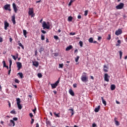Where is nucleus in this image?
Returning <instances> with one entry per match:
<instances>
[{"mask_svg":"<svg viewBox=\"0 0 127 127\" xmlns=\"http://www.w3.org/2000/svg\"><path fill=\"white\" fill-rule=\"evenodd\" d=\"M44 49L42 48H41L39 50V52H40V53H41V52H42V51H43Z\"/></svg>","mask_w":127,"mask_h":127,"instance_id":"obj_39","label":"nucleus"},{"mask_svg":"<svg viewBox=\"0 0 127 127\" xmlns=\"http://www.w3.org/2000/svg\"><path fill=\"white\" fill-rule=\"evenodd\" d=\"M11 56H12V58H13V59H14V60H16V57H15V56H13V55H11Z\"/></svg>","mask_w":127,"mask_h":127,"instance_id":"obj_45","label":"nucleus"},{"mask_svg":"<svg viewBox=\"0 0 127 127\" xmlns=\"http://www.w3.org/2000/svg\"><path fill=\"white\" fill-rule=\"evenodd\" d=\"M80 58V57L77 56L76 58H75V62H78L79 61V59Z\"/></svg>","mask_w":127,"mask_h":127,"instance_id":"obj_32","label":"nucleus"},{"mask_svg":"<svg viewBox=\"0 0 127 127\" xmlns=\"http://www.w3.org/2000/svg\"><path fill=\"white\" fill-rule=\"evenodd\" d=\"M119 54L120 56V59H122V57L123 56V52H122L121 51H120Z\"/></svg>","mask_w":127,"mask_h":127,"instance_id":"obj_30","label":"nucleus"},{"mask_svg":"<svg viewBox=\"0 0 127 127\" xmlns=\"http://www.w3.org/2000/svg\"><path fill=\"white\" fill-rule=\"evenodd\" d=\"M4 29L5 30H6V29H7V27L9 26V24H8L6 21H4Z\"/></svg>","mask_w":127,"mask_h":127,"instance_id":"obj_12","label":"nucleus"},{"mask_svg":"<svg viewBox=\"0 0 127 127\" xmlns=\"http://www.w3.org/2000/svg\"><path fill=\"white\" fill-rule=\"evenodd\" d=\"M75 34H76L75 32H70L69 33V35H75Z\"/></svg>","mask_w":127,"mask_h":127,"instance_id":"obj_44","label":"nucleus"},{"mask_svg":"<svg viewBox=\"0 0 127 127\" xmlns=\"http://www.w3.org/2000/svg\"><path fill=\"white\" fill-rule=\"evenodd\" d=\"M11 21L12 22L13 24H15L16 22H15V15H13L11 17Z\"/></svg>","mask_w":127,"mask_h":127,"instance_id":"obj_14","label":"nucleus"},{"mask_svg":"<svg viewBox=\"0 0 127 127\" xmlns=\"http://www.w3.org/2000/svg\"><path fill=\"white\" fill-rule=\"evenodd\" d=\"M11 114H13L14 115H15V111L12 110L10 112Z\"/></svg>","mask_w":127,"mask_h":127,"instance_id":"obj_47","label":"nucleus"},{"mask_svg":"<svg viewBox=\"0 0 127 127\" xmlns=\"http://www.w3.org/2000/svg\"><path fill=\"white\" fill-rule=\"evenodd\" d=\"M47 125H50V122L49 121H46Z\"/></svg>","mask_w":127,"mask_h":127,"instance_id":"obj_52","label":"nucleus"},{"mask_svg":"<svg viewBox=\"0 0 127 127\" xmlns=\"http://www.w3.org/2000/svg\"><path fill=\"white\" fill-rule=\"evenodd\" d=\"M42 27H43V29H49V28H50L49 22H48L47 23H46V22L43 21L42 24Z\"/></svg>","mask_w":127,"mask_h":127,"instance_id":"obj_2","label":"nucleus"},{"mask_svg":"<svg viewBox=\"0 0 127 127\" xmlns=\"http://www.w3.org/2000/svg\"><path fill=\"white\" fill-rule=\"evenodd\" d=\"M18 75L20 76V77L21 79H22L23 78V74L21 72L18 73Z\"/></svg>","mask_w":127,"mask_h":127,"instance_id":"obj_22","label":"nucleus"},{"mask_svg":"<svg viewBox=\"0 0 127 127\" xmlns=\"http://www.w3.org/2000/svg\"><path fill=\"white\" fill-rule=\"evenodd\" d=\"M0 42H2V38L0 37Z\"/></svg>","mask_w":127,"mask_h":127,"instance_id":"obj_63","label":"nucleus"},{"mask_svg":"<svg viewBox=\"0 0 127 127\" xmlns=\"http://www.w3.org/2000/svg\"><path fill=\"white\" fill-rule=\"evenodd\" d=\"M18 119L16 117H14L13 118V121H17Z\"/></svg>","mask_w":127,"mask_h":127,"instance_id":"obj_51","label":"nucleus"},{"mask_svg":"<svg viewBox=\"0 0 127 127\" xmlns=\"http://www.w3.org/2000/svg\"><path fill=\"white\" fill-rule=\"evenodd\" d=\"M32 63H33V66H35V67H36V68H37V67L39 66V63L37 61L32 62Z\"/></svg>","mask_w":127,"mask_h":127,"instance_id":"obj_10","label":"nucleus"},{"mask_svg":"<svg viewBox=\"0 0 127 127\" xmlns=\"http://www.w3.org/2000/svg\"><path fill=\"white\" fill-rule=\"evenodd\" d=\"M3 8L5 10H8V11H11V9H10V4H7L3 6Z\"/></svg>","mask_w":127,"mask_h":127,"instance_id":"obj_4","label":"nucleus"},{"mask_svg":"<svg viewBox=\"0 0 127 127\" xmlns=\"http://www.w3.org/2000/svg\"><path fill=\"white\" fill-rule=\"evenodd\" d=\"M125 5V4L124 3L121 2L119 4H118L117 6H116L117 9H122L124 6Z\"/></svg>","mask_w":127,"mask_h":127,"instance_id":"obj_7","label":"nucleus"},{"mask_svg":"<svg viewBox=\"0 0 127 127\" xmlns=\"http://www.w3.org/2000/svg\"><path fill=\"white\" fill-rule=\"evenodd\" d=\"M46 42H47V43H49V40H48V39H46Z\"/></svg>","mask_w":127,"mask_h":127,"instance_id":"obj_64","label":"nucleus"},{"mask_svg":"<svg viewBox=\"0 0 127 127\" xmlns=\"http://www.w3.org/2000/svg\"><path fill=\"white\" fill-rule=\"evenodd\" d=\"M34 112V114H35V111H36V108H35L34 110H32Z\"/></svg>","mask_w":127,"mask_h":127,"instance_id":"obj_58","label":"nucleus"},{"mask_svg":"<svg viewBox=\"0 0 127 127\" xmlns=\"http://www.w3.org/2000/svg\"><path fill=\"white\" fill-rule=\"evenodd\" d=\"M18 45H19V46H20V47H21L22 49H24V47L23 46V45H22V44H21V43H18Z\"/></svg>","mask_w":127,"mask_h":127,"instance_id":"obj_26","label":"nucleus"},{"mask_svg":"<svg viewBox=\"0 0 127 127\" xmlns=\"http://www.w3.org/2000/svg\"><path fill=\"white\" fill-rule=\"evenodd\" d=\"M101 39H102V37H98V40H101Z\"/></svg>","mask_w":127,"mask_h":127,"instance_id":"obj_62","label":"nucleus"},{"mask_svg":"<svg viewBox=\"0 0 127 127\" xmlns=\"http://www.w3.org/2000/svg\"><path fill=\"white\" fill-rule=\"evenodd\" d=\"M19 80L17 79H15V83H17V84L19 83Z\"/></svg>","mask_w":127,"mask_h":127,"instance_id":"obj_42","label":"nucleus"},{"mask_svg":"<svg viewBox=\"0 0 127 127\" xmlns=\"http://www.w3.org/2000/svg\"><path fill=\"white\" fill-rule=\"evenodd\" d=\"M73 48V47L72 45H69V46L67 47V48L65 49L66 51H69V50H71Z\"/></svg>","mask_w":127,"mask_h":127,"instance_id":"obj_17","label":"nucleus"},{"mask_svg":"<svg viewBox=\"0 0 127 127\" xmlns=\"http://www.w3.org/2000/svg\"><path fill=\"white\" fill-rule=\"evenodd\" d=\"M97 127V125L95 123H93L92 124V127Z\"/></svg>","mask_w":127,"mask_h":127,"instance_id":"obj_53","label":"nucleus"},{"mask_svg":"<svg viewBox=\"0 0 127 127\" xmlns=\"http://www.w3.org/2000/svg\"><path fill=\"white\" fill-rule=\"evenodd\" d=\"M17 67L18 68V70H20L21 68L22 67V64H21V63L20 62H17Z\"/></svg>","mask_w":127,"mask_h":127,"instance_id":"obj_9","label":"nucleus"},{"mask_svg":"<svg viewBox=\"0 0 127 127\" xmlns=\"http://www.w3.org/2000/svg\"><path fill=\"white\" fill-rule=\"evenodd\" d=\"M7 103H8L9 107L10 108V107H11L10 102H9V101H7Z\"/></svg>","mask_w":127,"mask_h":127,"instance_id":"obj_55","label":"nucleus"},{"mask_svg":"<svg viewBox=\"0 0 127 127\" xmlns=\"http://www.w3.org/2000/svg\"><path fill=\"white\" fill-rule=\"evenodd\" d=\"M54 115L56 116L57 118H60V113L56 114V112H54Z\"/></svg>","mask_w":127,"mask_h":127,"instance_id":"obj_21","label":"nucleus"},{"mask_svg":"<svg viewBox=\"0 0 127 127\" xmlns=\"http://www.w3.org/2000/svg\"><path fill=\"white\" fill-rule=\"evenodd\" d=\"M73 1H74L73 0H71L69 2V3H68V5H71V4H72V2H73Z\"/></svg>","mask_w":127,"mask_h":127,"instance_id":"obj_49","label":"nucleus"},{"mask_svg":"<svg viewBox=\"0 0 127 127\" xmlns=\"http://www.w3.org/2000/svg\"><path fill=\"white\" fill-rule=\"evenodd\" d=\"M104 80L106 82H110V75L108 73H105Z\"/></svg>","mask_w":127,"mask_h":127,"instance_id":"obj_6","label":"nucleus"},{"mask_svg":"<svg viewBox=\"0 0 127 127\" xmlns=\"http://www.w3.org/2000/svg\"><path fill=\"white\" fill-rule=\"evenodd\" d=\"M29 116L30 117V118H32L33 117V114H32V113H30Z\"/></svg>","mask_w":127,"mask_h":127,"instance_id":"obj_54","label":"nucleus"},{"mask_svg":"<svg viewBox=\"0 0 127 127\" xmlns=\"http://www.w3.org/2000/svg\"><path fill=\"white\" fill-rule=\"evenodd\" d=\"M54 54V56L57 57L58 56V53H55Z\"/></svg>","mask_w":127,"mask_h":127,"instance_id":"obj_61","label":"nucleus"},{"mask_svg":"<svg viewBox=\"0 0 127 127\" xmlns=\"http://www.w3.org/2000/svg\"><path fill=\"white\" fill-rule=\"evenodd\" d=\"M31 121H32L31 122V125H32V124H33V123H34V119H32Z\"/></svg>","mask_w":127,"mask_h":127,"instance_id":"obj_50","label":"nucleus"},{"mask_svg":"<svg viewBox=\"0 0 127 127\" xmlns=\"http://www.w3.org/2000/svg\"><path fill=\"white\" fill-rule=\"evenodd\" d=\"M41 32L42 33H44V34H45V33H46V31H44V30H41Z\"/></svg>","mask_w":127,"mask_h":127,"instance_id":"obj_56","label":"nucleus"},{"mask_svg":"<svg viewBox=\"0 0 127 127\" xmlns=\"http://www.w3.org/2000/svg\"><path fill=\"white\" fill-rule=\"evenodd\" d=\"M100 108H101V106L99 105L97 107L95 108L94 110V112H95V113L99 112V111H100Z\"/></svg>","mask_w":127,"mask_h":127,"instance_id":"obj_16","label":"nucleus"},{"mask_svg":"<svg viewBox=\"0 0 127 127\" xmlns=\"http://www.w3.org/2000/svg\"><path fill=\"white\" fill-rule=\"evenodd\" d=\"M117 42H118V43L119 44H121V43H122V42L120 40H119L117 41Z\"/></svg>","mask_w":127,"mask_h":127,"instance_id":"obj_57","label":"nucleus"},{"mask_svg":"<svg viewBox=\"0 0 127 127\" xmlns=\"http://www.w3.org/2000/svg\"><path fill=\"white\" fill-rule=\"evenodd\" d=\"M29 15H31V17H33V13H34V11L33 8H29L28 11Z\"/></svg>","mask_w":127,"mask_h":127,"instance_id":"obj_5","label":"nucleus"},{"mask_svg":"<svg viewBox=\"0 0 127 127\" xmlns=\"http://www.w3.org/2000/svg\"><path fill=\"white\" fill-rule=\"evenodd\" d=\"M88 41L90 43H93V42H94V40L93 39V38H90Z\"/></svg>","mask_w":127,"mask_h":127,"instance_id":"obj_23","label":"nucleus"},{"mask_svg":"<svg viewBox=\"0 0 127 127\" xmlns=\"http://www.w3.org/2000/svg\"><path fill=\"white\" fill-rule=\"evenodd\" d=\"M79 44L80 45V47H83V42H82V41L79 42Z\"/></svg>","mask_w":127,"mask_h":127,"instance_id":"obj_31","label":"nucleus"},{"mask_svg":"<svg viewBox=\"0 0 127 127\" xmlns=\"http://www.w3.org/2000/svg\"><path fill=\"white\" fill-rule=\"evenodd\" d=\"M45 39V37L43 35H41V40H44Z\"/></svg>","mask_w":127,"mask_h":127,"instance_id":"obj_38","label":"nucleus"},{"mask_svg":"<svg viewBox=\"0 0 127 127\" xmlns=\"http://www.w3.org/2000/svg\"><path fill=\"white\" fill-rule=\"evenodd\" d=\"M2 64H3V67H6L7 66L6 64H5V61H2Z\"/></svg>","mask_w":127,"mask_h":127,"instance_id":"obj_34","label":"nucleus"},{"mask_svg":"<svg viewBox=\"0 0 127 127\" xmlns=\"http://www.w3.org/2000/svg\"><path fill=\"white\" fill-rule=\"evenodd\" d=\"M68 111H72L71 116H73L75 114V112H74V109H69Z\"/></svg>","mask_w":127,"mask_h":127,"instance_id":"obj_27","label":"nucleus"},{"mask_svg":"<svg viewBox=\"0 0 127 127\" xmlns=\"http://www.w3.org/2000/svg\"><path fill=\"white\" fill-rule=\"evenodd\" d=\"M81 80L82 82L86 83V82H88V76H87V73L83 72V74L81 76Z\"/></svg>","mask_w":127,"mask_h":127,"instance_id":"obj_1","label":"nucleus"},{"mask_svg":"<svg viewBox=\"0 0 127 127\" xmlns=\"http://www.w3.org/2000/svg\"><path fill=\"white\" fill-rule=\"evenodd\" d=\"M63 66H64V65H63V64H59V68H63Z\"/></svg>","mask_w":127,"mask_h":127,"instance_id":"obj_43","label":"nucleus"},{"mask_svg":"<svg viewBox=\"0 0 127 127\" xmlns=\"http://www.w3.org/2000/svg\"><path fill=\"white\" fill-rule=\"evenodd\" d=\"M23 32L24 36H25V38H26V37H27V36L26 35V34H27V31H26V30H23Z\"/></svg>","mask_w":127,"mask_h":127,"instance_id":"obj_20","label":"nucleus"},{"mask_svg":"<svg viewBox=\"0 0 127 127\" xmlns=\"http://www.w3.org/2000/svg\"><path fill=\"white\" fill-rule=\"evenodd\" d=\"M108 40H111V35H108V37L107 38Z\"/></svg>","mask_w":127,"mask_h":127,"instance_id":"obj_48","label":"nucleus"},{"mask_svg":"<svg viewBox=\"0 0 127 127\" xmlns=\"http://www.w3.org/2000/svg\"><path fill=\"white\" fill-rule=\"evenodd\" d=\"M84 15H85V16H87V15H88V10H86L85 11Z\"/></svg>","mask_w":127,"mask_h":127,"instance_id":"obj_37","label":"nucleus"},{"mask_svg":"<svg viewBox=\"0 0 127 127\" xmlns=\"http://www.w3.org/2000/svg\"><path fill=\"white\" fill-rule=\"evenodd\" d=\"M54 38H55V39H56V40H58V39H59V37H58V36H54Z\"/></svg>","mask_w":127,"mask_h":127,"instance_id":"obj_40","label":"nucleus"},{"mask_svg":"<svg viewBox=\"0 0 127 127\" xmlns=\"http://www.w3.org/2000/svg\"><path fill=\"white\" fill-rule=\"evenodd\" d=\"M9 41H10V42L12 43V38H9Z\"/></svg>","mask_w":127,"mask_h":127,"instance_id":"obj_59","label":"nucleus"},{"mask_svg":"<svg viewBox=\"0 0 127 127\" xmlns=\"http://www.w3.org/2000/svg\"><path fill=\"white\" fill-rule=\"evenodd\" d=\"M18 108L19 109V110H21L22 109V106H21V105L20 104H17Z\"/></svg>","mask_w":127,"mask_h":127,"instance_id":"obj_29","label":"nucleus"},{"mask_svg":"<svg viewBox=\"0 0 127 127\" xmlns=\"http://www.w3.org/2000/svg\"><path fill=\"white\" fill-rule=\"evenodd\" d=\"M12 6L14 11L16 13L17 12V7H16V4L15 3H13Z\"/></svg>","mask_w":127,"mask_h":127,"instance_id":"obj_11","label":"nucleus"},{"mask_svg":"<svg viewBox=\"0 0 127 127\" xmlns=\"http://www.w3.org/2000/svg\"><path fill=\"white\" fill-rule=\"evenodd\" d=\"M72 19H73V17H72V16H69L68 17V21H72Z\"/></svg>","mask_w":127,"mask_h":127,"instance_id":"obj_33","label":"nucleus"},{"mask_svg":"<svg viewBox=\"0 0 127 127\" xmlns=\"http://www.w3.org/2000/svg\"><path fill=\"white\" fill-rule=\"evenodd\" d=\"M68 93L69 94H70V95L72 96V97H74V96H75V93H74V91H73V90L71 89H69Z\"/></svg>","mask_w":127,"mask_h":127,"instance_id":"obj_15","label":"nucleus"},{"mask_svg":"<svg viewBox=\"0 0 127 127\" xmlns=\"http://www.w3.org/2000/svg\"><path fill=\"white\" fill-rule=\"evenodd\" d=\"M10 124H12L13 127H14L15 126V123H14V121H13V120H11L10 121Z\"/></svg>","mask_w":127,"mask_h":127,"instance_id":"obj_25","label":"nucleus"},{"mask_svg":"<svg viewBox=\"0 0 127 127\" xmlns=\"http://www.w3.org/2000/svg\"><path fill=\"white\" fill-rule=\"evenodd\" d=\"M77 18H78V19H81L82 18V16H81V15H78L77 16Z\"/></svg>","mask_w":127,"mask_h":127,"instance_id":"obj_46","label":"nucleus"},{"mask_svg":"<svg viewBox=\"0 0 127 127\" xmlns=\"http://www.w3.org/2000/svg\"><path fill=\"white\" fill-rule=\"evenodd\" d=\"M122 33H123V31L121 29H119L115 32V34H116V35H117V36L120 35V34H122Z\"/></svg>","mask_w":127,"mask_h":127,"instance_id":"obj_8","label":"nucleus"},{"mask_svg":"<svg viewBox=\"0 0 127 127\" xmlns=\"http://www.w3.org/2000/svg\"><path fill=\"white\" fill-rule=\"evenodd\" d=\"M9 68H11V65H12V61H11V60H9Z\"/></svg>","mask_w":127,"mask_h":127,"instance_id":"obj_28","label":"nucleus"},{"mask_svg":"<svg viewBox=\"0 0 127 127\" xmlns=\"http://www.w3.org/2000/svg\"><path fill=\"white\" fill-rule=\"evenodd\" d=\"M16 102H17V105H19L20 104V98H17L16 99Z\"/></svg>","mask_w":127,"mask_h":127,"instance_id":"obj_24","label":"nucleus"},{"mask_svg":"<svg viewBox=\"0 0 127 127\" xmlns=\"http://www.w3.org/2000/svg\"><path fill=\"white\" fill-rule=\"evenodd\" d=\"M115 89H116V85H115L114 84H112L111 85V90L112 91H114V90H115Z\"/></svg>","mask_w":127,"mask_h":127,"instance_id":"obj_19","label":"nucleus"},{"mask_svg":"<svg viewBox=\"0 0 127 127\" xmlns=\"http://www.w3.org/2000/svg\"><path fill=\"white\" fill-rule=\"evenodd\" d=\"M103 67V71L105 72V73L109 72V67L107 66V65H104Z\"/></svg>","mask_w":127,"mask_h":127,"instance_id":"obj_13","label":"nucleus"},{"mask_svg":"<svg viewBox=\"0 0 127 127\" xmlns=\"http://www.w3.org/2000/svg\"><path fill=\"white\" fill-rule=\"evenodd\" d=\"M101 100L102 101V103L104 105H105V106H107V102H106V101L104 99V97H101Z\"/></svg>","mask_w":127,"mask_h":127,"instance_id":"obj_18","label":"nucleus"},{"mask_svg":"<svg viewBox=\"0 0 127 127\" xmlns=\"http://www.w3.org/2000/svg\"><path fill=\"white\" fill-rule=\"evenodd\" d=\"M115 125H116L117 126H120V122H119V121L115 120Z\"/></svg>","mask_w":127,"mask_h":127,"instance_id":"obj_35","label":"nucleus"},{"mask_svg":"<svg viewBox=\"0 0 127 127\" xmlns=\"http://www.w3.org/2000/svg\"><path fill=\"white\" fill-rule=\"evenodd\" d=\"M38 78H42V74L39 73L38 74Z\"/></svg>","mask_w":127,"mask_h":127,"instance_id":"obj_36","label":"nucleus"},{"mask_svg":"<svg viewBox=\"0 0 127 127\" xmlns=\"http://www.w3.org/2000/svg\"><path fill=\"white\" fill-rule=\"evenodd\" d=\"M9 70H8V75H10V72H11V67H9Z\"/></svg>","mask_w":127,"mask_h":127,"instance_id":"obj_41","label":"nucleus"},{"mask_svg":"<svg viewBox=\"0 0 127 127\" xmlns=\"http://www.w3.org/2000/svg\"><path fill=\"white\" fill-rule=\"evenodd\" d=\"M15 57L16 58H18V53H16V55H15Z\"/></svg>","mask_w":127,"mask_h":127,"instance_id":"obj_60","label":"nucleus"},{"mask_svg":"<svg viewBox=\"0 0 127 127\" xmlns=\"http://www.w3.org/2000/svg\"><path fill=\"white\" fill-rule=\"evenodd\" d=\"M60 82V78H59V79L55 83H51V86L52 89H55L58 86V84H59Z\"/></svg>","mask_w":127,"mask_h":127,"instance_id":"obj_3","label":"nucleus"}]
</instances>
